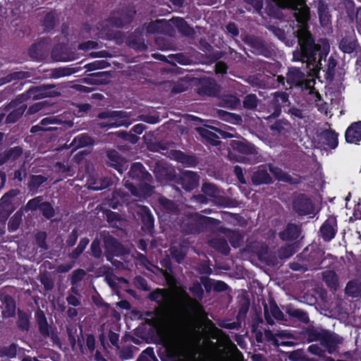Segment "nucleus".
I'll use <instances>...</instances> for the list:
<instances>
[{"label": "nucleus", "instance_id": "nucleus-48", "mask_svg": "<svg viewBox=\"0 0 361 361\" xmlns=\"http://www.w3.org/2000/svg\"><path fill=\"white\" fill-rule=\"evenodd\" d=\"M214 288L218 290H224L226 288V284L221 281H217L214 286Z\"/></svg>", "mask_w": 361, "mask_h": 361}, {"label": "nucleus", "instance_id": "nucleus-29", "mask_svg": "<svg viewBox=\"0 0 361 361\" xmlns=\"http://www.w3.org/2000/svg\"><path fill=\"white\" fill-rule=\"evenodd\" d=\"M75 140H78L79 145L81 146L88 145L92 143V139L86 135H82L81 136H78Z\"/></svg>", "mask_w": 361, "mask_h": 361}, {"label": "nucleus", "instance_id": "nucleus-61", "mask_svg": "<svg viewBox=\"0 0 361 361\" xmlns=\"http://www.w3.org/2000/svg\"><path fill=\"white\" fill-rule=\"evenodd\" d=\"M290 249L292 250V248ZM293 250H290V252H288V254H281V256L284 257H288L293 253Z\"/></svg>", "mask_w": 361, "mask_h": 361}, {"label": "nucleus", "instance_id": "nucleus-8", "mask_svg": "<svg viewBox=\"0 0 361 361\" xmlns=\"http://www.w3.org/2000/svg\"><path fill=\"white\" fill-rule=\"evenodd\" d=\"M345 140L348 142L357 144L361 140V121L351 124L346 130Z\"/></svg>", "mask_w": 361, "mask_h": 361}, {"label": "nucleus", "instance_id": "nucleus-38", "mask_svg": "<svg viewBox=\"0 0 361 361\" xmlns=\"http://www.w3.org/2000/svg\"><path fill=\"white\" fill-rule=\"evenodd\" d=\"M149 357L150 359H153L154 357V355L153 353V350L152 349L145 350L140 357L138 359V361H142L144 357Z\"/></svg>", "mask_w": 361, "mask_h": 361}, {"label": "nucleus", "instance_id": "nucleus-32", "mask_svg": "<svg viewBox=\"0 0 361 361\" xmlns=\"http://www.w3.org/2000/svg\"><path fill=\"white\" fill-rule=\"evenodd\" d=\"M275 99L277 103H286L288 101V96L283 92H276Z\"/></svg>", "mask_w": 361, "mask_h": 361}, {"label": "nucleus", "instance_id": "nucleus-19", "mask_svg": "<svg viewBox=\"0 0 361 361\" xmlns=\"http://www.w3.org/2000/svg\"><path fill=\"white\" fill-rule=\"evenodd\" d=\"M324 280L326 284L331 288L336 289L338 286V278L333 271H325L323 274Z\"/></svg>", "mask_w": 361, "mask_h": 361}, {"label": "nucleus", "instance_id": "nucleus-55", "mask_svg": "<svg viewBox=\"0 0 361 361\" xmlns=\"http://www.w3.org/2000/svg\"><path fill=\"white\" fill-rule=\"evenodd\" d=\"M44 130L43 128H42L40 126H35L32 128L31 129V132L32 133H35V132H37V130ZM45 130H47V129H44Z\"/></svg>", "mask_w": 361, "mask_h": 361}, {"label": "nucleus", "instance_id": "nucleus-59", "mask_svg": "<svg viewBox=\"0 0 361 361\" xmlns=\"http://www.w3.org/2000/svg\"><path fill=\"white\" fill-rule=\"evenodd\" d=\"M357 18L361 23V7L360 8H358L357 11Z\"/></svg>", "mask_w": 361, "mask_h": 361}, {"label": "nucleus", "instance_id": "nucleus-47", "mask_svg": "<svg viewBox=\"0 0 361 361\" xmlns=\"http://www.w3.org/2000/svg\"><path fill=\"white\" fill-rule=\"evenodd\" d=\"M87 345L90 350H92L94 348V338L92 336H88L87 338Z\"/></svg>", "mask_w": 361, "mask_h": 361}, {"label": "nucleus", "instance_id": "nucleus-43", "mask_svg": "<svg viewBox=\"0 0 361 361\" xmlns=\"http://www.w3.org/2000/svg\"><path fill=\"white\" fill-rule=\"evenodd\" d=\"M317 106L318 107V110L324 114H327V112H328V106H327V104L326 103H318L317 104Z\"/></svg>", "mask_w": 361, "mask_h": 361}, {"label": "nucleus", "instance_id": "nucleus-62", "mask_svg": "<svg viewBox=\"0 0 361 361\" xmlns=\"http://www.w3.org/2000/svg\"><path fill=\"white\" fill-rule=\"evenodd\" d=\"M85 274V272L83 271H78V272L75 273V276L79 275L80 276H82Z\"/></svg>", "mask_w": 361, "mask_h": 361}, {"label": "nucleus", "instance_id": "nucleus-24", "mask_svg": "<svg viewBox=\"0 0 361 361\" xmlns=\"http://www.w3.org/2000/svg\"><path fill=\"white\" fill-rule=\"evenodd\" d=\"M143 166L141 164L136 163L134 164L130 171V175L133 178H139L140 175L143 173Z\"/></svg>", "mask_w": 361, "mask_h": 361}, {"label": "nucleus", "instance_id": "nucleus-51", "mask_svg": "<svg viewBox=\"0 0 361 361\" xmlns=\"http://www.w3.org/2000/svg\"><path fill=\"white\" fill-rule=\"evenodd\" d=\"M227 30L234 35H236L238 32L237 29L235 27V24H228V25L227 26Z\"/></svg>", "mask_w": 361, "mask_h": 361}, {"label": "nucleus", "instance_id": "nucleus-17", "mask_svg": "<svg viewBox=\"0 0 361 361\" xmlns=\"http://www.w3.org/2000/svg\"><path fill=\"white\" fill-rule=\"evenodd\" d=\"M252 181L254 183L257 185L269 183L271 182V178L267 171L261 169L254 173L252 176Z\"/></svg>", "mask_w": 361, "mask_h": 361}, {"label": "nucleus", "instance_id": "nucleus-28", "mask_svg": "<svg viewBox=\"0 0 361 361\" xmlns=\"http://www.w3.org/2000/svg\"><path fill=\"white\" fill-rule=\"evenodd\" d=\"M126 186L128 187V190L131 192V193L135 196H146L149 195L150 192V188L148 187H146L147 191L138 192L132 184H127Z\"/></svg>", "mask_w": 361, "mask_h": 361}, {"label": "nucleus", "instance_id": "nucleus-45", "mask_svg": "<svg viewBox=\"0 0 361 361\" xmlns=\"http://www.w3.org/2000/svg\"><path fill=\"white\" fill-rule=\"evenodd\" d=\"M39 326L40 331L43 334H45V335L49 334V328H48V325H47V321L43 322V324H39Z\"/></svg>", "mask_w": 361, "mask_h": 361}, {"label": "nucleus", "instance_id": "nucleus-12", "mask_svg": "<svg viewBox=\"0 0 361 361\" xmlns=\"http://www.w3.org/2000/svg\"><path fill=\"white\" fill-rule=\"evenodd\" d=\"M305 75L298 68H291L287 75V82L292 85H302Z\"/></svg>", "mask_w": 361, "mask_h": 361}, {"label": "nucleus", "instance_id": "nucleus-21", "mask_svg": "<svg viewBox=\"0 0 361 361\" xmlns=\"http://www.w3.org/2000/svg\"><path fill=\"white\" fill-rule=\"evenodd\" d=\"M269 170L271 173L276 177V179L283 181H289L290 177L288 174L284 173L281 169L277 167L270 166Z\"/></svg>", "mask_w": 361, "mask_h": 361}, {"label": "nucleus", "instance_id": "nucleus-22", "mask_svg": "<svg viewBox=\"0 0 361 361\" xmlns=\"http://www.w3.org/2000/svg\"><path fill=\"white\" fill-rule=\"evenodd\" d=\"M39 209L46 217L50 218L53 216L54 210L52 207L49 203L43 202L40 204Z\"/></svg>", "mask_w": 361, "mask_h": 361}, {"label": "nucleus", "instance_id": "nucleus-63", "mask_svg": "<svg viewBox=\"0 0 361 361\" xmlns=\"http://www.w3.org/2000/svg\"><path fill=\"white\" fill-rule=\"evenodd\" d=\"M291 268L294 270H300V267L297 264H291Z\"/></svg>", "mask_w": 361, "mask_h": 361}, {"label": "nucleus", "instance_id": "nucleus-57", "mask_svg": "<svg viewBox=\"0 0 361 361\" xmlns=\"http://www.w3.org/2000/svg\"><path fill=\"white\" fill-rule=\"evenodd\" d=\"M61 73L59 74H58V77H60V76H64V75H68L69 73L67 71H65V70H61V71H59Z\"/></svg>", "mask_w": 361, "mask_h": 361}, {"label": "nucleus", "instance_id": "nucleus-31", "mask_svg": "<svg viewBox=\"0 0 361 361\" xmlns=\"http://www.w3.org/2000/svg\"><path fill=\"white\" fill-rule=\"evenodd\" d=\"M319 13L321 23H325L330 20L328 13L326 12L325 9L322 6L319 8Z\"/></svg>", "mask_w": 361, "mask_h": 361}, {"label": "nucleus", "instance_id": "nucleus-39", "mask_svg": "<svg viewBox=\"0 0 361 361\" xmlns=\"http://www.w3.org/2000/svg\"><path fill=\"white\" fill-rule=\"evenodd\" d=\"M216 72L217 73H224L226 71V65L223 62H219L215 66Z\"/></svg>", "mask_w": 361, "mask_h": 361}, {"label": "nucleus", "instance_id": "nucleus-64", "mask_svg": "<svg viewBox=\"0 0 361 361\" xmlns=\"http://www.w3.org/2000/svg\"><path fill=\"white\" fill-rule=\"evenodd\" d=\"M356 28L358 32L361 35V24H357Z\"/></svg>", "mask_w": 361, "mask_h": 361}, {"label": "nucleus", "instance_id": "nucleus-30", "mask_svg": "<svg viewBox=\"0 0 361 361\" xmlns=\"http://www.w3.org/2000/svg\"><path fill=\"white\" fill-rule=\"evenodd\" d=\"M89 241L87 239L84 238L82 239L78 244V247H76L75 252V257L79 255L80 253L83 252V250L85 249L86 246L87 245Z\"/></svg>", "mask_w": 361, "mask_h": 361}, {"label": "nucleus", "instance_id": "nucleus-44", "mask_svg": "<svg viewBox=\"0 0 361 361\" xmlns=\"http://www.w3.org/2000/svg\"><path fill=\"white\" fill-rule=\"evenodd\" d=\"M154 23H184V22L182 18H173L172 19L169 20L168 22H166V20H164V19H161V20H157Z\"/></svg>", "mask_w": 361, "mask_h": 361}, {"label": "nucleus", "instance_id": "nucleus-37", "mask_svg": "<svg viewBox=\"0 0 361 361\" xmlns=\"http://www.w3.org/2000/svg\"><path fill=\"white\" fill-rule=\"evenodd\" d=\"M59 20L57 14L55 12H50L47 15L45 23H52Z\"/></svg>", "mask_w": 361, "mask_h": 361}, {"label": "nucleus", "instance_id": "nucleus-49", "mask_svg": "<svg viewBox=\"0 0 361 361\" xmlns=\"http://www.w3.org/2000/svg\"><path fill=\"white\" fill-rule=\"evenodd\" d=\"M235 172L239 179V180L241 182V183H245V180L243 178V174H242V171H241V169L240 167L238 166H235Z\"/></svg>", "mask_w": 361, "mask_h": 361}, {"label": "nucleus", "instance_id": "nucleus-4", "mask_svg": "<svg viewBox=\"0 0 361 361\" xmlns=\"http://www.w3.org/2000/svg\"><path fill=\"white\" fill-rule=\"evenodd\" d=\"M169 353L179 360L188 359L194 351V344L178 334H171L164 340Z\"/></svg>", "mask_w": 361, "mask_h": 361}, {"label": "nucleus", "instance_id": "nucleus-10", "mask_svg": "<svg viewBox=\"0 0 361 361\" xmlns=\"http://www.w3.org/2000/svg\"><path fill=\"white\" fill-rule=\"evenodd\" d=\"M130 124L127 114L121 111H116L111 114L107 125L111 127L128 126Z\"/></svg>", "mask_w": 361, "mask_h": 361}, {"label": "nucleus", "instance_id": "nucleus-56", "mask_svg": "<svg viewBox=\"0 0 361 361\" xmlns=\"http://www.w3.org/2000/svg\"><path fill=\"white\" fill-rule=\"evenodd\" d=\"M146 219L149 226H151L152 224V219L149 214H147Z\"/></svg>", "mask_w": 361, "mask_h": 361}, {"label": "nucleus", "instance_id": "nucleus-33", "mask_svg": "<svg viewBox=\"0 0 361 361\" xmlns=\"http://www.w3.org/2000/svg\"><path fill=\"white\" fill-rule=\"evenodd\" d=\"M92 252L94 256L99 257L101 254V250L99 246V243L97 241H94L91 245Z\"/></svg>", "mask_w": 361, "mask_h": 361}, {"label": "nucleus", "instance_id": "nucleus-16", "mask_svg": "<svg viewBox=\"0 0 361 361\" xmlns=\"http://www.w3.org/2000/svg\"><path fill=\"white\" fill-rule=\"evenodd\" d=\"M345 292L353 298L361 297V282L359 281H350L346 286Z\"/></svg>", "mask_w": 361, "mask_h": 361}, {"label": "nucleus", "instance_id": "nucleus-13", "mask_svg": "<svg viewBox=\"0 0 361 361\" xmlns=\"http://www.w3.org/2000/svg\"><path fill=\"white\" fill-rule=\"evenodd\" d=\"M3 311L4 317H9L13 316L16 313V304L13 300L9 296L2 298Z\"/></svg>", "mask_w": 361, "mask_h": 361}, {"label": "nucleus", "instance_id": "nucleus-5", "mask_svg": "<svg viewBox=\"0 0 361 361\" xmlns=\"http://www.w3.org/2000/svg\"><path fill=\"white\" fill-rule=\"evenodd\" d=\"M231 150L228 157L231 160L238 162L251 161L255 154V149L252 145L240 140H232L231 142Z\"/></svg>", "mask_w": 361, "mask_h": 361}, {"label": "nucleus", "instance_id": "nucleus-2", "mask_svg": "<svg viewBox=\"0 0 361 361\" xmlns=\"http://www.w3.org/2000/svg\"><path fill=\"white\" fill-rule=\"evenodd\" d=\"M151 298L166 309L180 307L187 309L195 317H204L202 305L180 288H176L171 290L159 289L152 293Z\"/></svg>", "mask_w": 361, "mask_h": 361}, {"label": "nucleus", "instance_id": "nucleus-53", "mask_svg": "<svg viewBox=\"0 0 361 361\" xmlns=\"http://www.w3.org/2000/svg\"><path fill=\"white\" fill-rule=\"evenodd\" d=\"M175 6H180L183 4V0H169Z\"/></svg>", "mask_w": 361, "mask_h": 361}, {"label": "nucleus", "instance_id": "nucleus-15", "mask_svg": "<svg viewBox=\"0 0 361 361\" xmlns=\"http://www.w3.org/2000/svg\"><path fill=\"white\" fill-rule=\"evenodd\" d=\"M357 44L353 37L343 38L340 42V49L344 53L350 54L356 48Z\"/></svg>", "mask_w": 361, "mask_h": 361}, {"label": "nucleus", "instance_id": "nucleus-25", "mask_svg": "<svg viewBox=\"0 0 361 361\" xmlns=\"http://www.w3.org/2000/svg\"><path fill=\"white\" fill-rule=\"evenodd\" d=\"M187 179L191 180L190 185L185 187V188L187 190L192 189L193 187L196 186L198 183V178H197V176L192 172L185 173V174L184 175V180H187Z\"/></svg>", "mask_w": 361, "mask_h": 361}, {"label": "nucleus", "instance_id": "nucleus-34", "mask_svg": "<svg viewBox=\"0 0 361 361\" xmlns=\"http://www.w3.org/2000/svg\"><path fill=\"white\" fill-rule=\"evenodd\" d=\"M45 180V178L41 176H36L32 178L30 185L37 186L42 183Z\"/></svg>", "mask_w": 361, "mask_h": 361}, {"label": "nucleus", "instance_id": "nucleus-11", "mask_svg": "<svg viewBox=\"0 0 361 361\" xmlns=\"http://www.w3.org/2000/svg\"><path fill=\"white\" fill-rule=\"evenodd\" d=\"M336 220L334 217L329 218L321 227V233L325 240H331L336 234Z\"/></svg>", "mask_w": 361, "mask_h": 361}, {"label": "nucleus", "instance_id": "nucleus-1", "mask_svg": "<svg viewBox=\"0 0 361 361\" xmlns=\"http://www.w3.org/2000/svg\"><path fill=\"white\" fill-rule=\"evenodd\" d=\"M293 30L302 51V57L300 60L306 63L309 73L315 76L322 68V59L329 52V44L325 39H320L315 42L307 24H296Z\"/></svg>", "mask_w": 361, "mask_h": 361}, {"label": "nucleus", "instance_id": "nucleus-41", "mask_svg": "<svg viewBox=\"0 0 361 361\" xmlns=\"http://www.w3.org/2000/svg\"><path fill=\"white\" fill-rule=\"evenodd\" d=\"M336 66V61L332 57H330L328 60V71L330 74H331L332 71Z\"/></svg>", "mask_w": 361, "mask_h": 361}, {"label": "nucleus", "instance_id": "nucleus-58", "mask_svg": "<svg viewBox=\"0 0 361 361\" xmlns=\"http://www.w3.org/2000/svg\"><path fill=\"white\" fill-rule=\"evenodd\" d=\"M38 106H39V104H36V106H35V107H34V106H33V107L30 108V111L31 113H34V112L37 111L39 109V108L38 107Z\"/></svg>", "mask_w": 361, "mask_h": 361}, {"label": "nucleus", "instance_id": "nucleus-26", "mask_svg": "<svg viewBox=\"0 0 361 361\" xmlns=\"http://www.w3.org/2000/svg\"><path fill=\"white\" fill-rule=\"evenodd\" d=\"M21 221V215L20 214H16L10 220L8 227L12 231H16Z\"/></svg>", "mask_w": 361, "mask_h": 361}, {"label": "nucleus", "instance_id": "nucleus-20", "mask_svg": "<svg viewBox=\"0 0 361 361\" xmlns=\"http://www.w3.org/2000/svg\"><path fill=\"white\" fill-rule=\"evenodd\" d=\"M25 109H26V106L25 104H21L17 109L11 112L8 115V116L6 118V121L8 123L16 122L17 121V119L19 118L23 115Z\"/></svg>", "mask_w": 361, "mask_h": 361}, {"label": "nucleus", "instance_id": "nucleus-40", "mask_svg": "<svg viewBox=\"0 0 361 361\" xmlns=\"http://www.w3.org/2000/svg\"><path fill=\"white\" fill-rule=\"evenodd\" d=\"M171 255L178 262H180V261L184 258L185 256V253L183 251L178 252L173 250L171 251Z\"/></svg>", "mask_w": 361, "mask_h": 361}, {"label": "nucleus", "instance_id": "nucleus-35", "mask_svg": "<svg viewBox=\"0 0 361 361\" xmlns=\"http://www.w3.org/2000/svg\"><path fill=\"white\" fill-rule=\"evenodd\" d=\"M39 199L35 198L32 200H30L27 204V207L30 209H35L37 207L39 206Z\"/></svg>", "mask_w": 361, "mask_h": 361}, {"label": "nucleus", "instance_id": "nucleus-23", "mask_svg": "<svg viewBox=\"0 0 361 361\" xmlns=\"http://www.w3.org/2000/svg\"><path fill=\"white\" fill-rule=\"evenodd\" d=\"M257 97L254 94H249L245 97L243 104L246 108L253 109L257 106Z\"/></svg>", "mask_w": 361, "mask_h": 361}, {"label": "nucleus", "instance_id": "nucleus-42", "mask_svg": "<svg viewBox=\"0 0 361 361\" xmlns=\"http://www.w3.org/2000/svg\"><path fill=\"white\" fill-rule=\"evenodd\" d=\"M97 44L94 42H87V43L82 44L80 46V48L82 49L87 50L90 49H94L96 47Z\"/></svg>", "mask_w": 361, "mask_h": 361}, {"label": "nucleus", "instance_id": "nucleus-9", "mask_svg": "<svg viewBox=\"0 0 361 361\" xmlns=\"http://www.w3.org/2000/svg\"><path fill=\"white\" fill-rule=\"evenodd\" d=\"M293 208L296 212L301 215L310 214L313 211L312 202L303 196L298 197L294 202Z\"/></svg>", "mask_w": 361, "mask_h": 361}, {"label": "nucleus", "instance_id": "nucleus-50", "mask_svg": "<svg viewBox=\"0 0 361 361\" xmlns=\"http://www.w3.org/2000/svg\"><path fill=\"white\" fill-rule=\"evenodd\" d=\"M54 58L55 60L56 61H71L73 60V58H71V57H68V56H56L55 54H54Z\"/></svg>", "mask_w": 361, "mask_h": 361}, {"label": "nucleus", "instance_id": "nucleus-54", "mask_svg": "<svg viewBox=\"0 0 361 361\" xmlns=\"http://www.w3.org/2000/svg\"><path fill=\"white\" fill-rule=\"evenodd\" d=\"M134 131L136 133H141L142 131V126L141 125H137L134 127Z\"/></svg>", "mask_w": 361, "mask_h": 361}, {"label": "nucleus", "instance_id": "nucleus-14", "mask_svg": "<svg viewBox=\"0 0 361 361\" xmlns=\"http://www.w3.org/2000/svg\"><path fill=\"white\" fill-rule=\"evenodd\" d=\"M299 228L293 224L288 225L286 230L280 234L281 238L285 240H293L297 239L299 237Z\"/></svg>", "mask_w": 361, "mask_h": 361}, {"label": "nucleus", "instance_id": "nucleus-6", "mask_svg": "<svg viewBox=\"0 0 361 361\" xmlns=\"http://www.w3.org/2000/svg\"><path fill=\"white\" fill-rule=\"evenodd\" d=\"M17 194L18 192L16 190H11L1 197L0 201V221H4L13 210V207L11 204V199Z\"/></svg>", "mask_w": 361, "mask_h": 361}, {"label": "nucleus", "instance_id": "nucleus-60", "mask_svg": "<svg viewBox=\"0 0 361 361\" xmlns=\"http://www.w3.org/2000/svg\"><path fill=\"white\" fill-rule=\"evenodd\" d=\"M42 125H47L48 123H50V119L49 118H44L41 121Z\"/></svg>", "mask_w": 361, "mask_h": 361}, {"label": "nucleus", "instance_id": "nucleus-36", "mask_svg": "<svg viewBox=\"0 0 361 361\" xmlns=\"http://www.w3.org/2000/svg\"><path fill=\"white\" fill-rule=\"evenodd\" d=\"M178 29L181 30L185 35H190L192 34V30L188 26V24H178Z\"/></svg>", "mask_w": 361, "mask_h": 361}, {"label": "nucleus", "instance_id": "nucleus-7", "mask_svg": "<svg viewBox=\"0 0 361 361\" xmlns=\"http://www.w3.org/2000/svg\"><path fill=\"white\" fill-rule=\"evenodd\" d=\"M319 142L325 149H335L338 146V135L331 130H325L319 135Z\"/></svg>", "mask_w": 361, "mask_h": 361}, {"label": "nucleus", "instance_id": "nucleus-27", "mask_svg": "<svg viewBox=\"0 0 361 361\" xmlns=\"http://www.w3.org/2000/svg\"><path fill=\"white\" fill-rule=\"evenodd\" d=\"M202 190L204 194L208 196H216L217 193V189L215 186L210 183H205L203 185Z\"/></svg>", "mask_w": 361, "mask_h": 361}, {"label": "nucleus", "instance_id": "nucleus-3", "mask_svg": "<svg viewBox=\"0 0 361 361\" xmlns=\"http://www.w3.org/2000/svg\"><path fill=\"white\" fill-rule=\"evenodd\" d=\"M274 8L269 6L267 13L273 17L279 18V11L281 8H288L293 11V14L298 23H307L309 20V8L305 4V0H272Z\"/></svg>", "mask_w": 361, "mask_h": 361}, {"label": "nucleus", "instance_id": "nucleus-46", "mask_svg": "<svg viewBox=\"0 0 361 361\" xmlns=\"http://www.w3.org/2000/svg\"><path fill=\"white\" fill-rule=\"evenodd\" d=\"M36 317L37 318V321H38V324H43V322H46V317H45V315L44 314L41 312V311H39L37 312L36 314Z\"/></svg>", "mask_w": 361, "mask_h": 361}, {"label": "nucleus", "instance_id": "nucleus-52", "mask_svg": "<svg viewBox=\"0 0 361 361\" xmlns=\"http://www.w3.org/2000/svg\"><path fill=\"white\" fill-rule=\"evenodd\" d=\"M68 301L70 304L74 305V306H76L79 304L78 300L73 297V296H71V297H68Z\"/></svg>", "mask_w": 361, "mask_h": 361}, {"label": "nucleus", "instance_id": "nucleus-18", "mask_svg": "<svg viewBox=\"0 0 361 361\" xmlns=\"http://www.w3.org/2000/svg\"><path fill=\"white\" fill-rule=\"evenodd\" d=\"M210 129H214L213 128H209V127H201L197 128L199 133L203 137H205L207 140L211 141L213 145H217L218 141L216 140V138L217 137L215 134L210 130Z\"/></svg>", "mask_w": 361, "mask_h": 361}]
</instances>
